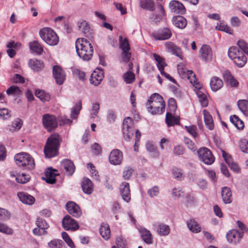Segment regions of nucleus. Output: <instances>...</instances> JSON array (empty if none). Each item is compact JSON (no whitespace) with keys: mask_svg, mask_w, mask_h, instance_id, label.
<instances>
[{"mask_svg":"<svg viewBox=\"0 0 248 248\" xmlns=\"http://www.w3.org/2000/svg\"><path fill=\"white\" fill-rule=\"evenodd\" d=\"M76 51L78 56L83 61H88L91 59L93 49L91 44L87 39L78 38L75 43Z\"/></svg>","mask_w":248,"mask_h":248,"instance_id":"obj_1","label":"nucleus"},{"mask_svg":"<svg viewBox=\"0 0 248 248\" xmlns=\"http://www.w3.org/2000/svg\"><path fill=\"white\" fill-rule=\"evenodd\" d=\"M147 108L153 114H161L165 111V104L159 94H152L146 103Z\"/></svg>","mask_w":248,"mask_h":248,"instance_id":"obj_2","label":"nucleus"},{"mask_svg":"<svg viewBox=\"0 0 248 248\" xmlns=\"http://www.w3.org/2000/svg\"><path fill=\"white\" fill-rule=\"evenodd\" d=\"M61 138L58 134H53L47 140L44 148L46 157L51 158L58 155Z\"/></svg>","mask_w":248,"mask_h":248,"instance_id":"obj_3","label":"nucleus"},{"mask_svg":"<svg viewBox=\"0 0 248 248\" xmlns=\"http://www.w3.org/2000/svg\"><path fill=\"white\" fill-rule=\"evenodd\" d=\"M178 71L179 73L180 74H182L184 78H187L191 84H192L196 88L198 89L196 91V94L199 99L206 95V93L202 90L201 85L199 83L197 82L196 76L192 71L181 68V66L178 65Z\"/></svg>","mask_w":248,"mask_h":248,"instance_id":"obj_4","label":"nucleus"},{"mask_svg":"<svg viewBox=\"0 0 248 248\" xmlns=\"http://www.w3.org/2000/svg\"><path fill=\"white\" fill-rule=\"evenodd\" d=\"M228 56L239 67H243L247 62V58L238 47L232 46L228 50Z\"/></svg>","mask_w":248,"mask_h":248,"instance_id":"obj_5","label":"nucleus"},{"mask_svg":"<svg viewBox=\"0 0 248 248\" xmlns=\"http://www.w3.org/2000/svg\"><path fill=\"white\" fill-rule=\"evenodd\" d=\"M39 35L42 39L49 46L57 45L59 39L56 33L51 28L45 27L39 31Z\"/></svg>","mask_w":248,"mask_h":248,"instance_id":"obj_6","label":"nucleus"},{"mask_svg":"<svg viewBox=\"0 0 248 248\" xmlns=\"http://www.w3.org/2000/svg\"><path fill=\"white\" fill-rule=\"evenodd\" d=\"M15 160L18 166L26 167L27 169H33L35 166L33 158L26 153H20L16 155Z\"/></svg>","mask_w":248,"mask_h":248,"instance_id":"obj_7","label":"nucleus"},{"mask_svg":"<svg viewBox=\"0 0 248 248\" xmlns=\"http://www.w3.org/2000/svg\"><path fill=\"white\" fill-rule=\"evenodd\" d=\"M198 154L200 160L206 165H211L215 161L214 156L211 151L207 148L200 149Z\"/></svg>","mask_w":248,"mask_h":248,"instance_id":"obj_8","label":"nucleus"},{"mask_svg":"<svg viewBox=\"0 0 248 248\" xmlns=\"http://www.w3.org/2000/svg\"><path fill=\"white\" fill-rule=\"evenodd\" d=\"M43 124L48 131H51L55 129L58 126L56 117L49 114H46L43 116Z\"/></svg>","mask_w":248,"mask_h":248,"instance_id":"obj_9","label":"nucleus"},{"mask_svg":"<svg viewBox=\"0 0 248 248\" xmlns=\"http://www.w3.org/2000/svg\"><path fill=\"white\" fill-rule=\"evenodd\" d=\"M120 47L123 50L122 59L124 62H128L131 58L130 48L127 39H123L122 36H119Z\"/></svg>","mask_w":248,"mask_h":248,"instance_id":"obj_10","label":"nucleus"},{"mask_svg":"<svg viewBox=\"0 0 248 248\" xmlns=\"http://www.w3.org/2000/svg\"><path fill=\"white\" fill-rule=\"evenodd\" d=\"M172 36L170 30L167 28H162L153 33V36L156 40H165L169 39Z\"/></svg>","mask_w":248,"mask_h":248,"instance_id":"obj_11","label":"nucleus"},{"mask_svg":"<svg viewBox=\"0 0 248 248\" xmlns=\"http://www.w3.org/2000/svg\"><path fill=\"white\" fill-rule=\"evenodd\" d=\"M37 227L33 230V233L35 235H42L47 234V229L49 225L42 218H38L36 222Z\"/></svg>","mask_w":248,"mask_h":248,"instance_id":"obj_12","label":"nucleus"},{"mask_svg":"<svg viewBox=\"0 0 248 248\" xmlns=\"http://www.w3.org/2000/svg\"><path fill=\"white\" fill-rule=\"evenodd\" d=\"M62 225L63 228L66 231H75L79 228L78 223L69 215H66L63 217Z\"/></svg>","mask_w":248,"mask_h":248,"instance_id":"obj_13","label":"nucleus"},{"mask_svg":"<svg viewBox=\"0 0 248 248\" xmlns=\"http://www.w3.org/2000/svg\"><path fill=\"white\" fill-rule=\"evenodd\" d=\"M243 236V232L237 230H232L227 233L226 237L229 243L236 245L240 242Z\"/></svg>","mask_w":248,"mask_h":248,"instance_id":"obj_14","label":"nucleus"},{"mask_svg":"<svg viewBox=\"0 0 248 248\" xmlns=\"http://www.w3.org/2000/svg\"><path fill=\"white\" fill-rule=\"evenodd\" d=\"M53 75L56 83L59 85H62L65 79V73L59 66L55 65L53 67Z\"/></svg>","mask_w":248,"mask_h":248,"instance_id":"obj_15","label":"nucleus"},{"mask_svg":"<svg viewBox=\"0 0 248 248\" xmlns=\"http://www.w3.org/2000/svg\"><path fill=\"white\" fill-rule=\"evenodd\" d=\"M123 153L118 149L113 150L109 156V162L113 165H120L123 160Z\"/></svg>","mask_w":248,"mask_h":248,"instance_id":"obj_16","label":"nucleus"},{"mask_svg":"<svg viewBox=\"0 0 248 248\" xmlns=\"http://www.w3.org/2000/svg\"><path fill=\"white\" fill-rule=\"evenodd\" d=\"M200 57L204 61L207 62L212 59L213 53L211 48L208 45H203L200 49Z\"/></svg>","mask_w":248,"mask_h":248,"instance_id":"obj_17","label":"nucleus"},{"mask_svg":"<svg viewBox=\"0 0 248 248\" xmlns=\"http://www.w3.org/2000/svg\"><path fill=\"white\" fill-rule=\"evenodd\" d=\"M66 208L67 212L75 217H79L81 215L79 206L74 202H68L66 204Z\"/></svg>","mask_w":248,"mask_h":248,"instance_id":"obj_18","label":"nucleus"},{"mask_svg":"<svg viewBox=\"0 0 248 248\" xmlns=\"http://www.w3.org/2000/svg\"><path fill=\"white\" fill-rule=\"evenodd\" d=\"M169 8L171 12L175 14H183L186 12L184 5L177 0H171L169 4Z\"/></svg>","mask_w":248,"mask_h":248,"instance_id":"obj_19","label":"nucleus"},{"mask_svg":"<svg viewBox=\"0 0 248 248\" xmlns=\"http://www.w3.org/2000/svg\"><path fill=\"white\" fill-rule=\"evenodd\" d=\"M120 191L124 201L129 202L131 200L129 184L127 182L122 183L120 186Z\"/></svg>","mask_w":248,"mask_h":248,"instance_id":"obj_20","label":"nucleus"},{"mask_svg":"<svg viewBox=\"0 0 248 248\" xmlns=\"http://www.w3.org/2000/svg\"><path fill=\"white\" fill-rule=\"evenodd\" d=\"M155 230L160 236H167L170 232V227L165 224L157 223L154 225Z\"/></svg>","mask_w":248,"mask_h":248,"instance_id":"obj_21","label":"nucleus"},{"mask_svg":"<svg viewBox=\"0 0 248 248\" xmlns=\"http://www.w3.org/2000/svg\"><path fill=\"white\" fill-rule=\"evenodd\" d=\"M103 78L104 74L102 71H94L91 75L90 82L95 86H97L100 84Z\"/></svg>","mask_w":248,"mask_h":248,"instance_id":"obj_22","label":"nucleus"},{"mask_svg":"<svg viewBox=\"0 0 248 248\" xmlns=\"http://www.w3.org/2000/svg\"><path fill=\"white\" fill-rule=\"evenodd\" d=\"M222 156L226 162L228 164L231 169L235 172H239L240 168L238 164L232 161L231 156L226 152L222 150Z\"/></svg>","mask_w":248,"mask_h":248,"instance_id":"obj_23","label":"nucleus"},{"mask_svg":"<svg viewBox=\"0 0 248 248\" xmlns=\"http://www.w3.org/2000/svg\"><path fill=\"white\" fill-rule=\"evenodd\" d=\"M165 46L168 51L171 52L173 54L182 59V52L181 49L172 42H168L166 43Z\"/></svg>","mask_w":248,"mask_h":248,"instance_id":"obj_24","label":"nucleus"},{"mask_svg":"<svg viewBox=\"0 0 248 248\" xmlns=\"http://www.w3.org/2000/svg\"><path fill=\"white\" fill-rule=\"evenodd\" d=\"M62 166L65 170L67 175L71 176L75 171V167L72 161L69 159H64L61 163Z\"/></svg>","mask_w":248,"mask_h":248,"instance_id":"obj_25","label":"nucleus"},{"mask_svg":"<svg viewBox=\"0 0 248 248\" xmlns=\"http://www.w3.org/2000/svg\"><path fill=\"white\" fill-rule=\"evenodd\" d=\"M17 196L20 201L24 204L32 205L35 202L33 197L24 192L18 193Z\"/></svg>","mask_w":248,"mask_h":248,"instance_id":"obj_26","label":"nucleus"},{"mask_svg":"<svg viewBox=\"0 0 248 248\" xmlns=\"http://www.w3.org/2000/svg\"><path fill=\"white\" fill-rule=\"evenodd\" d=\"M221 196L223 202L225 204L230 203L232 202V194L231 189L227 186L222 188Z\"/></svg>","mask_w":248,"mask_h":248,"instance_id":"obj_27","label":"nucleus"},{"mask_svg":"<svg viewBox=\"0 0 248 248\" xmlns=\"http://www.w3.org/2000/svg\"><path fill=\"white\" fill-rule=\"evenodd\" d=\"M140 232L144 242L147 244H151L153 243L152 234L149 230L145 228H141Z\"/></svg>","mask_w":248,"mask_h":248,"instance_id":"obj_28","label":"nucleus"},{"mask_svg":"<svg viewBox=\"0 0 248 248\" xmlns=\"http://www.w3.org/2000/svg\"><path fill=\"white\" fill-rule=\"evenodd\" d=\"M203 118L205 124L209 130H213L214 128V124L212 116L208 111L204 109L203 111Z\"/></svg>","mask_w":248,"mask_h":248,"instance_id":"obj_29","label":"nucleus"},{"mask_svg":"<svg viewBox=\"0 0 248 248\" xmlns=\"http://www.w3.org/2000/svg\"><path fill=\"white\" fill-rule=\"evenodd\" d=\"M223 85L222 80L217 77L212 78L210 81L211 88L213 91H217L221 89Z\"/></svg>","mask_w":248,"mask_h":248,"instance_id":"obj_30","label":"nucleus"},{"mask_svg":"<svg viewBox=\"0 0 248 248\" xmlns=\"http://www.w3.org/2000/svg\"><path fill=\"white\" fill-rule=\"evenodd\" d=\"M173 24L178 28L184 29L186 25L187 21L186 19L182 16H176L172 18Z\"/></svg>","mask_w":248,"mask_h":248,"instance_id":"obj_31","label":"nucleus"},{"mask_svg":"<svg viewBox=\"0 0 248 248\" xmlns=\"http://www.w3.org/2000/svg\"><path fill=\"white\" fill-rule=\"evenodd\" d=\"M140 7L145 10L154 11L155 5L153 0H140Z\"/></svg>","mask_w":248,"mask_h":248,"instance_id":"obj_32","label":"nucleus"},{"mask_svg":"<svg viewBox=\"0 0 248 248\" xmlns=\"http://www.w3.org/2000/svg\"><path fill=\"white\" fill-rule=\"evenodd\" d=\"M82 188L84 193L88 194H91L93 190L92 181L88 178H84L82 181Z\"/></svg>","mask_w":248,"mask_h":248,"instance_id":"obj_33","label":"nucleus"},{"mask_svg":"<svg viewBox=\"0 0 248 248\" xmlns=\"http://www.w3.org/2000/svg\"><path fill=\"white\" fill-rule=\"evenodd\" d=\"M189 230L194 233H198L201 231L200 225L193 219H190L186 222Z\"/></svg>","mask_w":248,"mask_h":248,"instance_id":"obj_34","label":"nucleus"},{"mask_svg":"<svg viewBox=\"0 0 248 248\" xmlns=\"http://www.w3.org/2000/svg\"><path fill=\"white\" fill-rule=\"evenodd\" d=\"M30 49L37 54H41L43 52L42 45L37 41H33L29 43Z\"/></svg>","mask_w":248,"mask_h":248,"instance_id":"obj_35","label":"nucleus"},{"mask_svg":"<svg viewBox=\"0 0 248 248\" xmlns=\"http://www.w3.org/2000/svg\"><path fill=\"white\" fill-rule=\"evenodd\" d=\"M55 171L56 170L51 169H48L46 171L44 179L47 183L52 184L55 183L56 174L54 173Z\"/></svg>","mask_w":248,"mask_h":248,"instance_id":"obj_36","label":"nucleus"},{"mask_svg":"<svg viewBox=\"0 0 248 248\" xmlns=\"http://www.w3.org/2000/svg\"><path fill=\"white\" fill-rule=\"evenodd\" d=\"M29 65L32 70L35 71L41 70L44 67L43 62L36 59L30 60L29 62Z\"/></svg>","mask_w":248,"mask_h":248,"instance_id":"obj_37","label":"nucleus"},{"mask_svg":"<svg viewBox=\"0 0 248 248\" xmlns=\"http://www.w3.org/2000/svg\"><path fill=\"white\" fill-rule=\"evenodd\" d=\"M166 122L169 126L178 124L179 120L178 118L173 116L170 112H167L166 116Z\"/></svg>","mask_w":248,"mask_h":248,"instance_id":"obj_38","label":"nucleus"},{"mask_svg":"<svg viewBox=\"0 0 248 248\" xmlns=\"http://www.w3.org/2000/svg\"><path fill=\"white\" fill-rule=\"evenodd\" d=\"M224 78L227 84L232 87H236L238 84V81L232 76L229 72H226L224 74Z\"/></svg>","mask_w":248,"mask_h":248,"instance_id":"obj_39","label":"nucleus"},{"mask_svg":"<svg viewBox=\"0 0 248 248\" xmlns=\"http://www.w3.org/2000/svg\"><path fill=\"white\" fill-rule=\"evenodd\" d=\"M134 130V123L132 119L130 117H127L124 119L123 124V131H131Z\"/></svg>","mask_w":248,"mask_h":248,"instance_id":"obj_40","label":"nucleus"},{"mask_svg":"<svg viewBox=\"0 0 248 248\" xmlns=\"http://www.w3.org/2000/svg\"><path fill=\"white\" fill-rule=\"evenodd\" d=\"M100 233L105 240H108L110 236V231L108 225H101L100 228Z\"/></svg>","mask_w":248,"mask_h":248,"instance_id":"obj_41","label":"nucleus"},{"mask_svg":"<svg viewBox=\"0 0 248 248\" xmlns=\"http://www.w3.org/2000/svg\"><path fill=\"white\" fill-rule=\"evenodd\" d=\"M82 105L81 102L80 101L78 102L73 107L71 111V118L74 119H77L78 117V115L79 113L80 110L81 109Z\"/></svg>","mask_w":248,"mask_h":248,"instance_id":"obj_42","label":"nucleus"},{"mask_svg":"<svg viewBox=\"0 0 248 248\" xmlns=\"http://www.w3.org/2000/svg\"><path fill=\"white\" fill-rule=\"evenodd\" d=\"M35 94L37 97L40 98L43 102L48 101L50 99L49 94L42 90L38 89L36 90Z\"/></svg>","mask_w":248,"mask_h":248,"instance_id":"obj_43","label":"nucleus"},{"mask_svg":"<svg viewBox=\"0 0 248 248\" xmlns=\"http://www.w3.org/2000/svg\"><path fill=\"white\" fill-rule=\"evenodd\" d=\"M153 57L156 62L157 67L160 71L164 70V67L166 65L164 59L156 54H154Z\"/></svg>","mask_w":248,"mask_h":248,"instance_id":"obj_44","label":"nucleus"},{"mask_svg":"<svg viewBox=\"0 0 248 248\" xmlns=\"http://www.w3.org/2000/svg\"><path fill=\"white\" fill-rule=\"evenodd\" d=\"M237 106L239 109L245 115L248 114V101L240 100L237 102Z\"/></svg>","mask_w":248,"mask_h":248,"instance_id":"obj_45","label":"nucleus"},{"mask_svg":"<svg viewBox=\"0 0 248 248\" xmlns=\"http://www.w3.org/2000/svg\"><path fill=\"white\" fill-rule=\"evenodd\" d=\"M78 29L85 35H88L90 32V27L86 21L78 22Z\"/></svg>","mask_w":248,"mask_h":248,"instance_id":"obj_46","label":"nucleus"},{"mask_svg":"<svg viewBox=\"0 0 248 248\" xmlns=\"http://www.w3.org/2000/svg\"><path fill=\"white\" fill-rule=\"evenodd\" d=\"M123 79L126 84H131L135 80V74L131 71H128L124 74Z\"/></svg>","mask_w":248,"mask_h":248,"instance_id":"obj_47","label":"nucleus"},{"mask_svg":"<svg viewBox=\"0 0 248 248\" xmlns=\"http://www.w3.org/2000/svg\"><path fill=\"white\" fill-rule=\"evenodd\" d=\"M172 174L173 177L177 180H182L184 176L182 170L177 168H173L172 170Z\"/></svg>","mask_w":248,"mask_h":248,"instance_id":"obj_48","label":"nucleus"},{"mask_svg":"<svg viewBox=\"0 0 248 248\" xmlns=\"http://www.w3.org/2000/svg\"><path fill=\"white\" fill-rule=\"evenodd\" d=\"M30 179L29 175L25 173H18L16 175V180L17 183L25 184L28 182Z\"/></svg>","mask_w":248,"mask_h":248,"instance_id":"obj_49","label":"nucleus"},{"mask_svg":"<svg viewBox=\"0 0 248 248\" xmlns=\"http://www.w3.org/2000/svg\"><path fill=\"white\" fill-rule=\"evenodd\" d=\"M216 29L219 31H225L229 34H232L233 32L232 30L230 27L224 23L217 24Z\"/></svg>","mask_w":248,"mask_h":248,"instance_id":"obj_50","label":"nucleus"},{"mask_svg":"<svg viewBox=\"0 0 248 248\" xmlns=\"http://www.w3.org/2000/svg\"><path fill=\"white\" fill-rule=\"evenodd\" d=\"M7 94L12 95H19L21 91L20 89L16 86H11L6 91Z\"/></svg>","mask_w":248,"mask_h":248,"instance_id":"obj_51","label":"nucleus"},{"mask_svg":"<svg viewBox=\"0 0 248 248\" xmlns=\"http://www.w3.org/2000/svg\"><path fill=\"white\" fill-rule=\"evenodd\" d=\"M116 246L118 248H127V243L126 240L122 236H117L116 238Z\"/></svg>","mask_w":248,"mask_h":248,"instance_id":"obj_52","label":"nucleus"},{"mask_svg":"<svg viewBox=\"0 0 248 248\" xmlns=\"http://www.w3.org/2000/svg\"><path fill=\"white\" fill-rule=\"evenodd\" d=\"M133 172V170L130 167H125L123 170V177L125 180H129Z\"/></svg>","mask_w":248,"mask_h":248,"instance_id":"obj_53","label":"nucleus"},{"mask_svg":"<svg viewBox=\"0 0 248 248\" xmlns=\"http://www.w3.org/2000/svg\"><path fill=\"white\" fill-rule=\"evenodd\" d=\"M239 147L241 151L245 153H248V140L243 139L239 141Z\"/></svg>","mask_w":248,"mask_h":248,"instance_id":"obj_54","label":"nucleus"},{"mask_svg":"<svg viewBox=\"0 0 248 248\" xmlns=\"http://www.w3.org/2000/svg\"><path fill=\"white\" fill-rule=\"evenodd\" d=\"M11 214L9 212L0 207V220H6L10 218Z\"/></svg>","mask_w":248,"mask_h":248,"instance_id":"obj_55","label":"nucleus"},{"mask_svg":"<svg viewBox=\"0 0 248 248\" xmlns=\"http://www.w3.org/2000/svg\"><path fill=\"white\" fill-rule=\"evenodd\" d=\"M0 232L9 235L13 233V231L6 224L0 222Z\"/></svg>","mask_w":248,"mask_h":248,"instance_id":"obj_56","label":"nucleus"},{"mask_svg":"<svg viewBox=\"0 0 248 248\" xmlns=\"http://www.w3.org/2000/svg\"><path fill=\"white\" fill-rule=\"evenodd\" d=\"M147 193L151 198L156 197L159 193V188L157 186H155L148 189Z\"/></svg>","mask_w":248,"mask_h":248,"instance_id":"obj_57","label":"nucleus"},{"mask_svg":"<svg viewBox=\"0 0 248 248\" xmlns=\"http://www.w3.org/2000/svg\"><path fill=\"white\" fill-rule=\"evenodd\" d=\"M63 239L71 248H75V245L69 235L66 232H63L62 234Z\"/></svg>","mask_w":248,"mask_h":248,"instance_id":"obj_58","label":"nucleus"},{"mask_svg":"<svg viewBox=\"0 0 248 248\" xmlns=\"http://www.w3.org/2000/svg\"><path fill=\"white\" fill-rule=\"evenodd\" d=\"M185 128L194 138L197 136V127L195 125L185 126Z\"/></svg>","mask_w":248,"mask_h":248,"instance_id":"obj_59","label":"nucleus"},{"mask_svg":"<svg viewBox=\"0 0 248 248\" xmlns=\"http://www.w3.org/2000/svg\"><path fill=\"white\" fill-rule=\"evenodd\" d=\"M184 142L187 147L191 151H195L197 147L194 142L187 138H184Z\"/></svg>","mask_w":248,"mask_h":248,"instance_id":"obj_60","label":"nucleus"},{"mask_svg":"<svg viewBox=\"0 0 248 248\" xmlns=\"http://www.w3.org/2000/svg\"><path fill=\"white\" fill-rule=\"evenodd\" d=\"M100 109L99 104L98 103H94L93 104L92 112L91 113V117L94 118L96 117Z\"/></svg>","mask_w":248,"mask_h":248,"instance_id":"obj_61","label":"nucleus"},{"mask_svg":"<svg viewBox=\"0 0 248 248\" xmlns=\"http://www.w3.org/2000/svg\"><path fill=\"white\" fill-rule=\"evenodd\" d=\"M168 106L170 111L171 112H175L177 108L176 101L174 99L170 98L168 100Z\"/></svg>","mask_w":248,"mask_h":248,"instance_id":"obj_62","label":"nucleus"},{"mask_svg":"<svg viewBox=\"0 0 248 248\" xmlns=\"http://www.w3.org/2000/svg\"><path fill=\"white\" fill-rule=\"evenodd\" d=\"M237 45L238 48L242 50L244 53L248 55V44L243 40H239L237 42Z\"/></svg>","mask_w":248,"mask_h":248,"instance_id":"obj_63","label":"nucleus"},{"mask_svg":"<svg viewBox=\"0 0 248 248\" xmlns=\"http://www.w3.org/2000/svg\"><path fill=\"white\" fill-rule=\"evenodd\" d=\"M62 241L58 240H53L48 243V246L50 248H61Z\"/></svg>","mask_w":248,"mask_h":248,"instance_id":"obj_64","label":"nucleus"}]
</instances>
